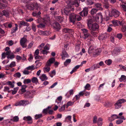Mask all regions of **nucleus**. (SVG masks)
<instances>
[{
  "instance_id": "f257e3e1",
  "label": "nucleus",
  "mask_w": 126,
  "mask_h": 126,
  "mask_svg": "<svg viewBox=\"0 0 126 126\" xmlns=\"http://www.w3.org/2000/svg\"><path fill=\"white\" fill-rule=\"evenodd\" d=\"M87 26L88 28L90 30L95 31L98 29L99 26L98 24L94 23H93V20L92 19L87 20Z\"/></svg>"
},
{
  "instance_id": "f03ea898",
  "label": "nucleus",
  "mask_w": 126,
  "mask_h": 126,
  "mask_svg": "<svg viewBox=\"0 0 126 126\" xmlns=\"http://www.w3.org/2000/svg\"><path fill=\"white\" fill-rule=\"evenodd\" d=\"M79 1L77 0H68L66 2L67 3L68 7L70 8L71 6L70 5H74L76 7H78L79 6Z\"/></svg>"
},
{
  "instance_id": "7ed1b4c3",
  "label": "nucleus",
  "mask_w": 126,
  "mask_h": 126,
  "mask_svg": "<svg viewBox=\"0 0 126 126\" xmlns=\"http://www.w3.org/2000/svg\"><path fill=\"white\" fill-rule=\"evenodd\" d=\"M88 7H85L83 10L79 13L80 15L83 17L86 16L88 12Z\"/></svg>"
},
{
  "instance_id": "20e7f679",
  "label": "nucleus",
  "mask_w": 126,
  "mask_h": 126,
  "mask_svg": "<svg viewBox=\"0 0 126 126\" xmlns=\"http://www.w3.org/2000/svg\"><path fill=\"white\" fill-rule=\"evenodd\" d=\"M118 118H119L121 119H123L124 120H125V119L124 117L123 116H118L117 115L114 114L112 115L111 117L109 118V120L111 122L115 119Z\"/></svg>"
},
{
  "instance_id": "39448f33",
  "label": "nucleus",
  "mask_w": 126,
  "mask_h": 126,
  "mask_svg": "<svg viewBox=\"0 0 126 126\" xmlns=\"http://www.w3.org/2000/svg\"><path fill=\"white\" fill-rule=\"evenodd\" d=\"M26 35L24 36V37L22 38L20 41V45L23 48L26 47L27 46V45L25 44L27 41V39L26 38Z\"/></svg>"
},
{
  "instance_id": "423d86ee",
  "label": "nucleus",
  "mask_w": 126,
  "mask_h": 126,
  "mask_svg": "<svg viewBox=\"0 0 126 126\" xmlns=\"http://www.w3.org/2000/svg\"><path fill=\"white\" fill-rule=\"evenodd\" d=\"M76 14L71 13L69 16V19L70 22L74 23L76 20Z\"/></svg>"
},
{
  "instance_id": "0eeeda50",
  "label": "nucleus",
  "mask_w": 126,
  "mask_h": 126,
  "mask_svg": "<svg viewBox=\"0 0 126 126\" xmlns=\"http://www.w3.org/2000/svg\"><path fill=\"white\" fill-rule=\"evenodd\" d=\"M112 14L115 17H118L120 14V13L118 10L115 9H113L111 11Z\"/></svg>"
},
{
  "instance_id": "6e6552de",
  "label": "nucleus",
  "mask_w": 126,
  "mask_h": 126,
  "mask_svg": "<svg viewBox=\"0 0 126 126\" xmlns=\"http://www.w3.org/2000/svg\"><path fill=\"white\" fill-rule=\"evenodd\" d=\"M23 119L25 121H27V123L29 124H30L32 123V118L30 116L24 117Z\"/></svg>"
},
{
  "instance_id": "1a4fd4ad",
  "label": "nucleus",
  "mask_w": 126,
  "mask_h": 126,
  "mask_svg": "<svg viewBox=\"0 0 126 126\" xmlns=\"http://www.w3.org/2000/svg\"><path fill=\"white\" fill-rule=\"evenodd\" d=\"M63 60H65V58H67L69 57L68 53L66 52L65 49L62 50V54L61 55Z\"/></svg>"
},
{
  "instance_id": "9d476101",
  "label": "nucleus",
  "mask_w": 126,
  "mask_h": 126,
  "mask_svg": "<svg viewBox=\"0 0 126 126\" xmlns=\"http://www.w3.org/2000/svg\"><path fill=\"white\" fill-rule=\"evenodd\" d=\"M55 61L54 58H52L50 59L46 63V65L50 66L51 64L53 63Z\"/></svg>"
},
{
  "instance_id": "9b49d317",
  "label": "nucleus",
  "mask_w": 126,
  "mask_h": 126,
  "mask_svg": "<svg viewBox=\"0 0 126 126\" xmlns=\"http://www.w3.org/2000/svg\"><path fill=\"white\" fill-rule=\"evenodd\" d=\"M63 32L64 33H69L70 34H72L73 33V30L67 28H65L63 30Z\"/></svg>"
},
{
  "instance_id": "f8f14e48",
  "label": "nucleus",
  "mask_w": 126,
  "mask_h": 126,
  "mask_svg": "<svg viewBox=\"0 0 126 126\" xmlns=\"http://www.w3.org/2000/svg\"><path fill=\"white\" fill-rule=\"evenodd\" d=\"M18 24L19 26L20 27H21L22 25L24 26H29V24L27 22L24 21H20L18 23Z\"/></svg>"
},
{
  "instance_id": "ddd939ff",
  "label": "nucleus",
  "mask_w": 126,
  "mask_h": 126,
  "mask_svg": "<svg viewBox=\"0 0 126 126\" xmlns=\"http://www.w3.org/2000/svg\"><path fill=\"white\" fill-rule=\"evenodd\" d=\"M53 27L57 31L60 30L61 28L60 25L57 22H55L54 24Z\"/></svg>"
},
{
  "instance_id": "4468645a",
  "label": "nucleus",
  "mask_w": 126,
  "mask_h": 126,
  "mask_svg": "<svg viewBox=\"0 0 126 126\" xmlns=\"http://www.w3.org/2000/svg\"><path fill=\"white\" fill-rule=\"evenodd\" d=\"M21 106H25L29 104V101L27 100H23L20 101Z\"/></svg>"
},
{
  "instance_id": "2eb2a0df",
  "label": "nucleus",
  "mask_w": 126,
  "mask_h": 126,
  "mask_svg": "<svg viewBox=\"0 0 126 126\" xmlns=\"http://www.w3.org/2000/svg\"><path fill=\"white\" fill-rule=\"evenodd\" d=\"M95 7L97 8V9L100 10H102V8L101 7V5L100 3H97L94 4Z\"/></svg>"
},
{
  "instance_id": "dca6fc26",
  "label": "nucleus",
  "mask_w": 126,
  "mask_h": 126,
  "mask_svg": "<svg viewBox=\"0 0 126 126\" xmlns=\"http://www.w3.org/2000/svg\"><path fill=\"white\" fill-rule=\"evenodd\" d=\"M28 9L30 10H33L34 9V6L33 3H31L27 6Z\"/></svg>"
},
{
  "instance_id": "f3484780",
  "label": "nucleus",
  "mask_w": 126,
  "mask_h": 126,
  "mask_svg": "<svg viewBox=\"0 0 126 126\" xmlns=\"http://www.w3.org/2000/svg\"><path fill=\"white\" fill-rule=\"evenodd\" d=\"M107 35L105 34L100 35L99 37V39L100 40H103L106 39Z\"/></svg>"
},
{
  "instance_id": "a211bd4d",
  "label": "nucleus",
  "mask_w": 126,
  "mask_h": 126,
  "mask_svg": "<svg viewBox=\"0 0 126 126\" xmlns=\"http://www.w3.org/2000/svg\"><path fill=\"white\" fill-rule=\"evenodd\" d=\"M40 79L42 81H44L47 80L48 78L45 74H43L40 77Z\"/></svg>"
},
{
  "instance_id": "6ab92c4d",
  "label": "nucleus",
  "mask_w": 126,
  "mask_h": 126,
  "mask_svg": "<svg viewBox=\"0 0 126 126\" xmlns=\"http://www.w3.org/2000/svg\"><path fill=\"white\" fill-rule=\"evenodd\" d=\"M100 67L98 63L95 64L91 67V69H92V70H95L97 68H99Z\"/></svg>"
},
{
  "instance_id": "aec40b11",
  "label": "nucleus",
  "mask_w": 126,
  "mask_h": 126,
  "mask_svg": "<svg viewBox=\"0 0 126 126\" xmlns=\"http://www.w3.org/2000/svg\"><path fill=\"white\" fill-rule=\"evenodd\" d=\"M101 52V50L100 49H97L94 50L93 53V55L94 56L98 55Z\"/></svg>"
},
{
  "instance_id": "412c9836",
  "label": "nucleus",
  "mask_w": 126,
  "mask_h": 126,
  "mask_svg": "<svg viewBox=\"0 0 126 126\" xmlns=\"http://www.w3.org/2000/svg\"><path fill=\"white\" fill-rule=\"evenodd\" d=\"M41 14V13L40 11H39L37 13L36 12H33L32 15L34 16H35L37 17H40V15Z\"/></svg>"
},
{
  "instance_id": "4be33fe9",
  "label": "nucleus",
  "mask_w": 126,
  "mask_h": 126,
  "mask_svg": "<svg viewBox=\"0 0 126 126\" xmlns=\"http://www.w3.org/2000/svg\"><path fill=\"white\" fill-rule=\"evenodd\" d=\"M40 33L43 36H48L50 34V32L48 31H41Z\"/></svg>"
},
{
  "instance_id": "5701e85b",
  "label": "nucleus",
  "mask_w": 126,
  "mask_h": 126,
  "mask_svg": "<svg viewBox=\"0 0 126 126\" xmlns=\"http://www.w3.org/2000/svg\"><path fill=\"white\" fill-rule=\"evenodd\" d=\"M119 80L120 82L126 81V76L124 75L121 76V78L119 79Z\"/></svg>"
},
{
  "instance_id": "b1692460",
  "label": "nucleus",
  "mask_w": 126,
  "mask_h": 126,
  "mask_svg": "<svg viewBox=\"0 0 126 126\" xmlns=\"http://www.w3.org/2000/svg\"><path fill=\"white\" fill-rule=\"evenodd\" d=\"M115 108L116 109H118L121 107L122 104H121L119 103L117 101L114 104Z\"/></svg>"
},
{
  "instance_id": "393cba45",
  "label": "nucleus",
  "mask_w": 126,
  "mask_h": 126,
  "mask_svg": "<svg viewBox=\"0 0 126 126\" xmlns=\"http://www.w3.org/2000/svg\"><path fill=\"white\" fill-rule=\"evenodd\" d=\"M31 81L33 83L36 84L38 83V80L37 78L35 77H33L31 79Z\"/></svg>"
},
{
  "instance_id": "a878e982",
  "label": "nucleus",
  "mask_w": 126,
  "mask_h": 126,
  "mask_svg": "<svg viewBox=\"0 0 126 126\" xmlns=\"http://www.w3.org/2000/svg\"><path fill=\"white\" fill-rule=\"evenodd\" d=\"M50 66L46 65V64H45V66L43 68L44 72H45V71L48 72L50 70V68L49 67Z\"/></svg>"
},
{
  "instance_id": "bb28decb",
  "label": "nucleus",
  "mask_w": 126,
  "mask_h": 126,
  "mask_svg": "<svg viewBox=\"0 0 126 126\" xmlns=\"http://www.w3.org/2000/svg\"><path fill=\"white\" fill-rule=\"evenodd\" d=\"M112 22L115 26H117L118 24L121 25L122 24L121 22H120L119 21L117 20H113Z\"/></svg>"
},
{
  "instance_id": "cd10ccee",
  "label": "nucleus",
  "mask_w": 126,
  "mask_h": 126,
  "mask_svg": "<svg viewBox=\"0 0 126 126\" xmlns=\"http://www.w3.org/2000/svg\"><path fill=\"white\" fill-rule=\"evenodd\" d=\"M16 65L15 62H12L9 65L6 66V67L7 68H12L14 67Z\"/></svg>"
},
{
  "instance_id": "c85d7f7f",
  "label": "nucleus",
  "mask_w": 126,
  "mask_h": 126,
  "mask_svg": "<svg viewBox=\"0 0 126 126\" xmlns=\"http://www.w3.org/2000/svg\"><path fill=\"white\" fill-rule=\"evenodd\" d=\"M71 61V60L70 59H68L66 60L64 62V64L65 66H67L70 63Z\"/></svg>"
},
{
  "instance_id": "c756f323",
  "label": "nucleus",
  "mask_w": 126,
  "mask_h": 126,
  "mask_svg": "<svg viewBox=\"0 0 126 126\" xmlns=\"http://www.w3.org/2000/svg\"><path fill=\"white\" fill-rule=\"evenodd\" d=\"M51 107L50 106H48L46 108L44 109L43 111V112L45 114H47V112H48L49 109H51Z\"/></svg>"
},
{
  "instance_id": "7c9ffc66",
  "label": "nucleus",
  "mask_w": 126,
  "mask_h": 126,
  "mask_svg": "<svg viewBox=\"0 0 126 126\" xmlns=\"http://www.w3.org/2000/svg\"><path fill=\"white\" fill-rule=\"evenodd\" d=\"M102 119L100 118L98 119L97 121V123L98 126H101L102 124Z\"/></svg>"
},
{
  "instance_id": "2f4dec72",
  "label": "nucleus",
  "mask_w": 126,
  "mask_h": 126,
  "mask_svg": "<svg viewBox=\"0 0 126 126\" xmlns=\"http://www.w3.org/2000/svg\"><path fill=\"white\" fill-rule=\"evenodd\" d=\"M34 6V9L36 10H38L40 7V4L38 3L37 2L33 3Z\"/></svg>"
},
{
  "instance_id": "473e14b6",
  "label": "nucleus",
  "mask_w": 126,
  "mask_h": 126,
  "mask_svg": "<svg viewBox=\"0 0 126 126\" xmlns=\"http://www.w3.org/2000/svg\"><path fill=\"white\" fill-rule=\"evenodd\" d=\"M68 8H66L64 9V12L65 14L66 15H68V14H69L70 11V10L69 9V8L68 7Z\"/></svg>"
},
{
  "instance_id": "72a5a7b5",
  "label": "nucleus",
  "mask_w": 126,
  "mask_h": 126,
  "mask_svg": "<svg viewBox=\"0 0 126 126\" xmlns=\"http://www.w3.org/2000/svg\"><path fill=\"white\" fill-rule=\"evenodd\" d=\"M98 9H96L94 8L92 9L91 11V14L92 15H94L96 14L97 12Z\"/></svg>"
},
{
  "instance_id": "f704fd0d",
  "label": "nucleus",
  "mask_w": 126,
  "mask_h": 126,
  "mask_svg": "<svg viewBox=\"0 0 126 126\" xmlns=\"http://www.w3.org/2000/svg\"><path fill=\"white\" fill-rule=\"evenodd\" d=\"M27 87V86L25 85H23L21 86V92L23 93H24L26 92V90L25 89Z\"/></svg>"
},
{
  "instance_id": "c9c22d12",
  "label": "nucleus",
  "mask_w": 126,
  "mask_h": 126,
  "mask_svg": "<svg viewBox=\"0 0 126 126\" xmlns=\"http://www.w3.org/2000/svg\"><path fill=\"white\" fill-rule=\"evenodd\" d=\"M3 16L4 15L7 17H9V13L7 11L5 10H3L2 11Z\"/></svg>"
},
{
  "instance_id": "e433bc0d",
  "label": "nucleus",
  "mask_w": 126,
  "mask_h": 126,
  "mask_svg": "<svg viewBox=\"0 0 126 126\" xmlns=\"http://www.w3.org/2000/svg\"><path fill=\"white\" fill-rule=\"evenodd\" d=\"M117 101L121 104L122 103H124L125 102H126V99H125L124 98H122L118 100Z\"/></svg>"
},
{
  "instance_id": "4c0bfd02",
  "label": "nucleus",
  "mask_w": 126,
  "mask_h": 126,
  "mask_svg": "<svg viewBox=\"0 0 126 126\" xmlns=\"http://www.w3.org/2000/svg\"><path fill=\"white\" fill-rule=\"evenodd\" d=\"M26 68L28 70H31V71H32L35 69L34 66L33 65L29 66L28 67H27Z\"/></svg>"
},
{
  "instance_id": "58836bf2",
  "label": "nucleus",
  "mask_w": 126,
  "mask_h": 126,
  "mask_svg": "<svg viewBox=\"0 0 126 126\" xmlns=\"http://www.w3.org/2000/svg\"><path fill=\"white\" fill-rule=\"evenodd\" d=\"M112 62L111 60L110 59L106 60L105 61V63L108 65H110L112 63Z\"/></svg>"
},
{
  "instance_id": "ea45409f",
  "label": "nucleus",
  "mask_w": 126,
  "mask_h": 126,
  "mask_svg": "<svg viewBox=\"0 0 126 126\" xmlns=\"http://www.w3.org/2000/svg\"><path fill=\"white\" fill-rule=\"evenodd\" d=\"M94 48L92 46H90L88 50V53L89 54H90L93 52V50Z\"/></svg>"
},
{
  "instance_id": "a19ab883",
  "label": "nucleus",
  "mask_w": 126,
  "mask_h": 126,
  "mask_svg": "<svg viewBox=\"0 0 126 126\" xmlns=\"http://www.w3.org/2000/svg\"><path fill=\"white\" fill-rule=\"evenodd\" d=\"M19 118L17 116H15L13 119H11V121H13V122H17L18 121Z\"/></svg>"
},
{
  "instance_id": "79ce46f5",
  "label": "nucleus",
  "mask_w": 126,
  "mask_h": 126,
  "mask_svg": "<svg viewBox=\"0 0 126 126\" xmlns=\"http://www.w3.org/2000/svg\"><path fill=\"white\" fill-rule=\"evenodd\" d=\"M42 21L45 24H47V23L49 22V18H44L43 19Z\"/></svg>"
},
{
  "instance_id": "37998d69",
  "label": "nucleus",
  "mask_w": 126,
  "mask_h": 126,
  "mask_svg": "<svg viewBox=\"0 0 126 126\" xmlns=\"http://www.w3.org/2000/svg\"><path fill=\"white\" fill-rule=\"evenodd\" d=\"M45 25L43 23H40L37 25L38 28H44L45 27Z\"/></svg>"
},
{
  "instance_id": "c03bdc74",
  "label": "nucleus",
  "mask_w": 126,
  "mask_h": 126,
  "mask_svg": "<svg viewBox=\"0 0 126 126\" xmlns=\"http://www.w3.org/2000/svg\"><path fill=\"white\" fill-rule=\"evenodd\" d=\"M31 80L29 79H25L24 80L23 83L25 84L29 83L31 82Z\"/></svg>"
},
{
  "instance_id": "a18cd8bd",
  "label": "nucleus",
  "mask_w": 126,
  "mask_h": 126,
  "mask_svg": "<svg viewBox=\"0 0 126 126\" xmlns=\"http://www.w3.org/2000/svg\"><path fill=\"white\" fill-rule=\"evenodd\" d=\"M80 46L79 45H76L75 47V50L77 52L78 51L80 50Z\"/></svg>"
},
{
  "instance_id": "49530a36",
  "label": "nucleus",
  "mask_w": 126,
  "mask_h": 126,
  "mask_svg": "<svg viewBox=\"0 0 126 126\" xmlns=\"http://www.w3.org/2000/svg\"><path fill=\"white\" fill-rule=\"evenodd\" d=\"M32 30L34 32H35L36 31V26L35 25L34 23H32Z\"/></svg>"
},
{
  "instance_id": "de8ad7c7",
  "label": "nucleus",
  "mask_w": 126,
  "mask_h": 126,
  "mask_svg": "<svg viewBox=\"0 0 126 126\" xmlns=\"http://www.w3.org/2000/svg\"><path fill=\"white\" fill-rule=\"evenodd\" d=\"M65 105H63L61 108L59 109V111L61 112L65 110Z\"/></svg>"
},
{
  "instance_id": "09e8293b",
  "label": "nucleus",
  "mask_w": 126,
  "mask_h": 126,
  "mask_svg": "<svg viewBox=\"0 0 126 126\" xmlns=\"http://www.w3.org/2000/svg\"><path fill=\"white\" fill-rule=\"evenodd\" d=\"M42 116V114H36L35 116V118L36 119H37L41 117Z\"/></svg>"
},
{
  "instance_id": "8fccbe9b",
  "label": "nucleus",
  "mask_w": 126,
  "mask_h": 126,
  "mask_svg": "<svg viewBox=\"0 0 126 126\" xmlns=\"http://www.w3.org/2000/svg\"><path fill=\"white\" fill-rule=\"evenodd\" d=\"M73 104V102H72L71 101L68 102L66 105V107L67 108L69 106H70L72 105Z\"/></svg>"
},
{
  "instance_id": "3c124183",
  "label": "nucleus",
  "mask_w": 126,
  "mask_h": 126,
  "mask_svg": "<svg viewBox=\"0 0 126 126\" xmlns=\"http://www.w3.org/2000/svg\"><path fill=\"white\" fill-rule=\"evenodd\" d=\"M57 20L60 22H61L63 21V18L61 16H58L57 18Z\"/></svg>"
},
{
  "instance_id": "603ef678",
  "label": "nucleus",
  "mask_w": 126,
  "mask_h": 126,
  "mask_svg": "<svg viewBox=\"0 0 126 126\" xmlns=\"http://www.w3.org/2000/svg\"><path fill=\"white\" fill-rule=\"evenodd\" d=\"M90 87V84L88 83H87L86 86L84 87L85 88V89H87L88 90H90L89 88Z\"/></svg>"
},
{
  "instance_id": "864d4df0",
  "label": "nucleus",
  "mask_w": 126,
  "mask_h": 126,
  "mask_svg": "<svg viewBox=\"0 0 126 126\" xmlns=\"http://www.w3.org/2000/svg\"><path fill=\"white\" fill-rule=\"evenodd\" d=\"M119 50L117 48H115L113 51V52L116 55L118 54L119 53Z\"/></svg>"
},
{
  "instance_id": "5fc2aeb1",
  "label": "nucleus",
  "mask_w": 126,
  "mask_h": 126,
  "mask_svg": "<svg viewBox=\"0 0 126 126\" xmlns=\"http://www.w3.org/2000/svg\"><path fill=\"white\" fill-rule=\"evenodd\" d=\"M122 119H119L116 121V123L117 124H119L122 123L123 121L122 120Z\"/></svg>"
},
{
  "instance_id": "6e6d98bb",
  "label": "nucleus",
  "mask_w": 126,
  "mask_h": 126,
  "mask_svg": "<svg viewBox=\"0 0 126 126\" xmlns=\"http://www.w3.org/2000/svg\"><path fill=\"white\" fill-rule=\"evenodd\" d=\"M6 5L0 3V9H2L6 7Z\"/></svg>"
},
{
  "instance_id": "4d7b16f0",
  "label": "nucleus",
  "mask_w": 126,
  "mask_h": 126,
  "mask_svg": "<svg viewBox=\"0 0 126 126\" xmlns=\"http://www.w3.org/2000/svg\"><path fill=\"white\" fill-rule=\"evenodd\" d=\"M41 52L43 54L45 55H47V54L49 52V51H47V50H42V51H41Z\"/></svg>"
},
{
  "instance_id": "13d9d810",
  "label": "nucleus",
  "mask_w": 126,
  "mask_h": 126,
  "mask_svg": "<svg viewBox=\"0 0 126 126\" xmlns=\"http://www.w3.org/2000/svg\"><path fill=\"white\" fill-rule=\"evenodd\" d=\"M82 19V17L80 16L76 15V20L80 21Z\"/></svg>"
},
{
  "instance_id": "bf43d9fd",
  "label": "nucleus",
  "mask_w": 126,
  "mask_h": 126,
  "mask_svg": "<svg viewBox=\"0 0 126 126\" xmlns=\"http://www.w3.org/2000/svg\"><path fill=\"white\" fill-rule=\"evenodd\" d=\"M11 105L10 104H9L8 105H7L5 107H4L3 108V109L5 110H8L9 109L11 108V107H10L11 106Z\"/></svg>"
},
{
  "instance_id": "052dcab7",
  "label": "nucleus",
  "mask_w": 126,
  "mask_h": 126,
  "mask_svg": "<svg viewBox=\"0 0 126 126\" xmlns=\"http://www.w3.org/2000/svg\"><path fill=\"white\" fill-rule=\"evenodd\" d=\"M21 76V74L19 72H17L15 74L14 76L15 77L19 78Z\"/></svg>"
},
{
  "instance_id": "680f3d73",
  "label": "nucleus",
  "mask_w": 126,
  "mask_h": 126,
  "mask_svg": "<svg viewBox=\"0 0 126 126\" xmlns=\"http://www.w3.org/2000/svg\"><path fill=\"white\" fill-rule=\"evenodd\" d=\"M97 118L96 116H94L93 118V123L94 124L96 123H97Z\"/></svg>"
},
{
  "instance_id": "e2e57ef3",
  "label": "nucleus",
  "mask_w": 126,
  "mask_h": 126,
  "mask_svg": "<svg viewBox=\"0 0 126 126\" xmlns=\"http://www.w3.org/2000/svg\"><path fill=\"white\" fill-rule=\"evenodd\" d=\"M18 28L17 27H15V28H12L11 30V33H14L16 32V30H17Z\"/></svg>"
},
{
  "instance_id": "0e129e2a",
  "label": "nucleus",
  "mask_w": 126,
  "mask_h": 126,
  "mask_svg": "<svg viewBox=\"0 0 126 126\" xmlns=\"http://www.w3.org/2000/svg\"><path fill=\"white\" fill-rule=\"evenodd\" d=\"M14 58V56L13 54L10 55L7 57L8 59H12Z\"/></svg>"
},
{
  "instance_id": "69168bd1",
  "label": "nucleus",
  "mask_w": 126,
  "mask_h": 126,
  "mask_svg": "<svg viewBox=\"0 0 126 126\" xmlns=\"http://www.w3.org/2000/svg\"><path fill=\"white\" fill-rule=\"evenodd\" d=\"M126 30V26L125 25L122 26V27L121 29L122 31L124 32H125Z\"/></svg>"
},
{
  "instance_id": "338daca9",
  "label": "nucleus",
  "mask_w": 126,
  "mask_h": 126,
  "mask_svg": "<svg viewBox=\"0 0 126 126\" xmlns=\"http://www.w3.org/2000/svg\"><path fill=\"white\" fill-rule=\"evenodd\" d=\"M45 44L44 43L41 44L38 47V48L40 50H41L42 48L44 46Z\"/></svg>"
},
{
  "instance_id": "774afa93",
  "label": "nucleus",
  "mask_w": 126,
  "mask_h": 126,
  "mask_svg": "<svg viewBox=\"0 0 126 126\" xmlns=\"http://www.w3.org/2000/svg\"><path fill=\"white\" fill-rule=\"evenodd\" d=\"M122 34L121 33H119L117 34V37L119 38V39H121L122 37Z\"/></svg>"
}]
</instances>
